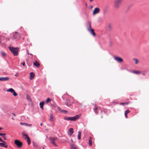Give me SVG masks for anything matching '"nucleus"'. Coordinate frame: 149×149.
Returning <instances> with one entry per match:
<instances>
[{
	"label": "nucleus",
	"mask_w": 149,
	"mask_h": 149,
	"mask_svg": "<svg viewBox=\"0 0 149 149\" xmlns=\"http://www.w3.org/2000/svg\"><path fill=\"white\" fill-rule=\"evenodd\" d=\"M79 117V115H77L74 117H65L64 119L66 120H70L72 121H75L78 119Z\"/></svg>",
	"instance_id": "f257e3e1"
},
{
	"label": "nucleus",
	"mask_w": 149,
	"mask_h": 149,
	"mask_svg": "<svg viewBox=\"0 0 149 149\" xmlns=\"http://www.w3.org/2000/svg\"><path fill=\"white\" fill-rule=\"evenodd\" d=\"M9 48L10 50L13 54L14 56H16L18 55V48H14L9 47Z\"/></svg>",
	"instance_id": "f03ea898"
},
{
	"label": "nucleus",
	"mask_w": 149,
	"mask_h": 149,
	"mask_svg": "<svg viewBox=\"0 0 149 149\" xmlns=\"http://www.w3.org/2000/svg\"><path fill=\"white\" fill-rule=\"evenodd\" d=\"M20 34L18 33V32L16 31L15 33H13L12 39L17 40H19L20 38Z\"/></svg>",
	"instance_id": "7ed1b4c3"
},
{
	"label": "nucleus",
	"mask_w": 149,
	"mask_h": 149,
	"mask_svg": "<svg viewBox=\"0 0 149 149\" xmlns=\"http://www.w3.org/2000/svg\"><path fill=\"white\" fill-rule=\"evenodd\" d=\"M123 0H115L114 3V6L115 8H118L121 5Z\"/></svg>",
	"instance_id": "20e7f679"
},
{
	"label": "nucleus",
	"mask_w": 149,
	"mask_h": 149,
	"mask_svg": "<svg viewBox=\"0 0 149 149\" xmlns=\"http://www.w3.org/2000/svg\"><path fill=\"white\" fill-rule=\"evenodd\" d=\"M57 139L56 137H50L49 138V140L50 142L53 144L54 146H57V145L55 143V141Z\"/></svg>",
	"instance_id": "39448f33"
},
{
	"label": "nucleus",
	"mask_w": 149,
	"mask_h": 149,
	"mask_svg": "<svg viewBox=\"0 0 149 149\" xmlns=\"http://www.w3.org/2000/svg\"><path fill=\"white\" fill-rule=\"evenodd\" d=\"M15 143L19 148L21 147L22 145V143L18 140H15Z\"/></svg>",
	"instance_id": "423d86ee"
},
{
	"label": "nucleus",
	"mask_w": 149,
	"mask_h": 149,
	"mask_svg": "<svg viewBox=\"0 0 149 149\" xmlns=\"http://www.w3.org/2000/svg\"><path fill=\"white\" fill-rule=\"evenodd\" d=\"M114 59L118 63H121L123 62V60L122 58L118 56L115 57Z\"/></svg>",
	"instance_id": "0eeeda50"
},
{
	"label": "nucleus",
	"mask_w": 149,
	"mask_h": 149,
	"mask_svg": "<svg viewBox=\"0 0 149 149\" xmlns=\"http://www.w3.org/2000/svg\"><path fill=\"white\" fill-rule=\"evenodd\" d=\"M22 134L23 136H25V137L24 138V139H27L26 141L27 142L31 141L30 139L29 138L28 136V135L25 134L24 133V132H22Z\"/></svg>",
	"instance_id": "6e6552de"
},
{
	"label": "nucleus",
	"mask_w": 149,
	"mask_h": 149,
	"mask_svg": "<svg viewBox=\"0 0 149 149\" xmlns=\"http://www.w3.org/2000/svg\"><path fill=\"white\" fill-rule=\"evenodd\" d=\"M100 11V9L98 8H95L93 12V15H95L96 14L98 13Z\"/></svg>",
	"instance_id": "1a4fd4ad"
},
{
	"label": "nucleus",
	"mask_w": 149,
	"mask_h": 149,
	"mask_svg": "<svg viewBox=\"0 0 149 149\" xmlns=\"http://www.w3.org/2000/svg\"><path fill=\"white\" fill-rule=\"evenodd\" d=\"M9 79L8 77H0V81H6Z\"/></svg>",
	"instance_id": "9d476101"
},
{
	"label": "nucleus",
	"mask_w": 149,
	"mask_h": 149,
	"mask_svg": "<svg viewBox=\"0 0 149 149\" xmlns=\"http://www.w3.org/2000/svg\"><path fill=\"white\" fill-rule=\"evenodd\" d=\"M73 129L72 128H70L69 130L68 134L70 135H71L73 133Z\"/></svg>",
	"instance_id": "9b49d317"
},
{
	"label": "nucleus",
	"mask_w": 149,
	"mask_h": 149,
	"mask_svg": "<svg viewBox=\"0 0 149 149\" xmlns=\"http://www.w3.org/2000/svg\"><path fill=\"white\" fill-rule=\"evenodd\" d=\"M35 74L33 72H31L30 73V79L31 80L34 77Z\"/></svg>",
	"instance_id": "f8f14e48"
},
{
	"label": "nucleus",
	"mask_w": 149,
	"mask_h": 149,
	"mask_svg": "<svg viewBox=\"0 0 149 149\" xmlns=\"http://www.w3.org/2000/svg\"><path fill=\"white\" fill-rule=\"evenodd\" d=\"M93 110L94 112L96 113L97 114H98V112L97 111L98 110V108L97 107H95V106L94 108L93 109Z\"/></svg>",
	"instance_id": "ddd939ff"
},
{
	"label": "nucleus",
	"mask_w": 149,
	"mask_h": 149,
	"mask_svg": "<svg viewBox=\"0 0 149 149\" xmlns=\"http://www.w3.org/2000/svg\"><path fill=\"white\" fill-rule=\"evenodd\" d=\"M45 102H40V108L42 109L43 110V107L44 105Z\"/></svg>",
	"instance_id": "4468645a"
},
{
	"label": "nucleus",
	"mask_w": 149,
	"mask_h": 149,
	"mask_svg": "<svg viewBox=\"0 0 149 149\" xmlns=\"http://www.w3.org/2000/svg\"><path fill=\"white\" fill-rule=\"evenodd\" d=\"M90 33L93 35V36H95L96 35L95 33L94 32V30L93 29H92L91 30H90L89 31H88Z\"/></svg>",
	"instance_id": "2eb2a0df"
},
{
	"label": "nucleus",
	"mask_w": 149,
	"mask_h": 149,
	"mask_svg": "<svg viewBox=\"0 0 149 149\" xmlns=\"http://www.w3.org/2000/svg\"><path fill=\"white\" fill-rule=\"evenodd\" d=\"M33 65L38 68L40 66V64L37 61H36L33 63Z\"/></svg>",
	"instance_id": "dca6fc26"
},
{
	"label": "nucleus",
	"mask_w": 149,
	"mask_h": 149,
	"mask_svg": "<svg viewBox=\"0 0 149 149\" xmlns=\"http://www.w3.org/2000/svg\"><path fill=\"white\" fill-rule=\"evenodd\" d=\"M92 137H90L89 139L88 144H89V145L90 146H91L92 144Z\"/></svg>",
	"instance_id": "f3484780"
},
{
	"label": "nucleus",
	"mask_w": 149,
	"mask_h": 149,
	"mask_svg": "<svg viewBox=\"0 0 149 149\" xmlns=\"http://www.w3.org/2000/svg\"><path fill=\"white\" fill-rule=\"evenodd\" d=\"M81 132L79 131L78 132V139L79 140H80L81 138Z\"/></svg>",
	"instance_id": "a211bd4d"
},
{
	"label": "nucleus",
	"mask_w": 149,
	"mask_h": 149,
	"mask_svg": "<svg viewBox=\"0 0 149 149\" xmlns=\"http://www.w3.org/2000/svg\"><path fill=\"white\" fill-rule=\"evenodd\" d=\"M130 112V111L129 109H127V110H126L125 111V116L126 118H127V114L128 113H129Z\"/></svg>",
	"instance_id": "6ab92c4d"
},
{
	"label": "nucleus",
	"mask_w": 149,
	"mask_h": 149,
	"mask_svg": "<svg viewBox=\"0 0 149 149\" xmlns=\"http://www.w3.org/2000/svg\"><path fill=\"white\" fill-rule=\"evenodd\" d=\"M58 109L62 113H66L67 112V111L66 110H61V108L60 107H58Z\"/></svg>",
	"instance_id": "aec40b11"
},
{
	"label": "nucleus",
	"mask_w": 149,
	"mask_h": 149,
	"mask_svg": "<svg viewBox=\"0 0 149 149\" xmlns=\"http://www.w3.org/2000/svg\"><path fill=\"white\" fill-rule=\"evenodd\" d=\"M50 117L49 120L51 122H52L53 119V114L52 113H51L50 114Z\"/></svg>",
	"instance_id": "412c9836"
},
{
	"label": "nucleus",
	"mask_w": 149,
	"mask_h": 149,
	"mask_svg": "<svg viewBox=\"0 0 149 149\" xmlns=\"http://www.w3.org/2000/svg\"><path fill=\"white\" fill-rule=\"evenodd\" d=\"M26 97L27 99L29 100V101H31V97L29 95L27 94L26 95Z\"/></svg>",
	"instance_id": "4be33fe9"
},
{
	"label": "nucleus",
	"mask_w": 149,
	"mask_h": 149,
	"mask_svg": "<svg viewBox=\"0 0 149 149\" xmlns=\"http://www.w3.org/2000/svg\"><path fill=\"white\" fill-rule=\"evenodd\" d=\"M70 146L71 149H77L76 147L75 146L74 144H71Z\"/></svg>",
	"instance_id": "5701e85b"
},
{
	"label": "nucleus",
	"mask_w": 149,
	"mask_h": 149,
	"mask_svg": "<svg viewBox=\"0 0 149 149\" xmlns=\"http://www.w3.org/2000/svg\"><path fill=\"white\" fill-rule=\"evenodd\" d=\"M89 27H87V29L88 31H89L92 29L91 26V22H89Z\"/></svg>",
	"instance_id": "b1692460"
},
{
	"label": "nucleus",
	"mask_w": 149,
	"mask_h": 149,
	"mask_svg": "<svg viewBox=\"0 0 149 149\" xmlns=\"http://www.w3.org/2000/svg\"><path fill=\"white\" fill-rule=\"evenodd\" d=\"M132 72L136 74H138L141 73V72L139 71H133Z\"/></svg>",
	"instance_id": "393cba45"
},
{
	"label": "nucleus",
	"mask_w": 149,
	"mask_h": 149,
	"mask_svg": "<svg viewBox=\"0 0 149 149\" xmlns=\"http://www.w3.org/2000/svg\"><path fill=\"white\" fill-rule=\"evenodd\" d=\"M14 90L12 88H10L7 90V91L10 92L12 93L14 91Z\"/></svg>",
	"instance_id": "a878e982"
},
{
	"label": "nucleus",
	"mask_w": 149,
	"mask_h": 149,
	"mask_svg": "<svg viewBox=\"0 0 149 149\" xmlns=\"http://www.w3.org/2000/svg\"><path fill=\"white\" fill-rule=\"evenodd\" d=\"M1 55L2 56L3 58L5 57L6 56V54L5 53L3 52H1Z\"/></svg>",
	"instance_id": "bb28decb"
},
{
	"label": "nucleus",
	"mask_w": 149,
	"mask_h": 149,
	"mask_svg": "<svg viewBox=\"0 0 149 149\" xmlns=\"http://www.w3.org/2000/svg\"><path fill=\"white\" fill-rule=\"evenodd\" d=\"M133 60L134 61L135 64H137L138 63L139 61L137 59L134 58Z\"/></svg>",
	"instance_id": "cd10ccee"
},
{
	"label": "nucleus",
	"mask_w": 149,
	"mask_h": 149,
	"mask_svg": "<svg viewBox=\"0 0 149 149\" xmlns=\"http://www.w3.org/2000/svg\"><path fill=\"white\" fill-rule=\"evenodd\" d=\"M12 93H13V95L15 96H16L18 95V94L15 92V90H14Z\"/></svg>",
	"instance_id": "c85d7f7f"
},
{
	"label": "nucleus",
	"mask_w": 149,
	"mask_h": 149,
	"mask_svg": "<svg viewBox=\"0 0 149 149\" xmlns=\"http://www.w3.org/2000/svg\"><path fill=\"white\" fill-rule=\"evenodd\" d=\"M20 124L22 125H24L26 126H29V124H28L27 123H22V122H20Z\"/></svg>",
	"instance_id": "c756f323"
},
{
	"label": "nucleus",
	"mask_w": 149,
	"mask_h": 149,
	"mask_svg": "<svg viewBox=\"0 0 149 149\" xmlns=\"http://www.w3.org/2000/svg\"><path fill=\"white\" fill-rule=\"evenodd\" d=\"M5 143L3 142V143H0V146L1 147H3L4 146L5 144Z\"/></svg>",
	"instance_id": "7c9ffc66"
},
{
	"label": "nucleus",
	"mask_w": 149,
	"mask_h": 149,
	"mask_svg": "<svg viewBox=\"0 0 149 149\" xmlns=\"http://www.w3.org/2000/svg\"><path fill=\"white\" fill-rule=\"evenodd\" d=\"M50 101H51V99L49 98H47V100L45 101V102L47 103H48Z\"/></svg>",
	"instance_id": "2f4dec72"
},
{
	"label": "nucleus",
	"mask_w": 149,
	"mask_h": 149,
	"mask_svg": "<svg viewBox=\"0 0 149 149\" xmlns=\"http://www.w3.org/2000/svg\"><path fill=\"white\" fill-rule=\"evenodd\" d=\"M65 104L68 106H69L71 105V104L68 103L67 102L65 103Z\"/></svg>",
	"instance_id": "473e14b6"
},
{
	"label": "nucleus",
	"mask_w": 149,
	"mask_h": 149,
	"mask_svg": "<svg viewBox=\"0 0 149 149\" xmlns=\"http://www.w3.org/2000/svg\"><path fill=\"white\" fill-rule=\"evenodd\" d=\"M6 135V134L5 133H0V136H5Z\"/></svg>",
	"instance_id": "72a5a7b5"
},
{
	"label": "nucleus",
	"mask_w": 149,
	"mask_h": 149,
	"mask_svg": "<svg viewBox=\"0 0 149 149\" xmlns=\"http://www.w3.org/2000/svg\"><path fill=\"white\" fill-rule=\"evenodd\" d=\"M126 104H127V102H125V103H120V105H125Z\"/></svg>",
	"instance_id": "f704fd0d"
},
{
	"label": "nucleus",
	"mask_w": 149,
	"mask_h": 149,
	"mask_svg": "<svg viewBox=\"0 0 149 149\" xmlns=\"http://www.w3.org/2000/svg\"><path fill=\"white\" fill-rule=\"evenodd\" d=\"M0 142H2L5 143L6 142L3 141V140H2L1 138L0 137Z\"/></svg>",
	"instance_id": "c9c22d12"
},
{
	"label": "nucleus",
	"mask_w": 149,
	"mask_h": 149,
	"mask_svg": "<svg viewBox=\"0 0 149 149\" xmlns=\"http://www.w3.org/2000/svg\"><path fill=\"white\" fill-rule=\"evenodd\" d=\"M108 27H109V30L110 31L111 30V25L109 24L108 25Z\"/></svg>",
	"instance_id": "e433bc0d"
},
{
	"label": "nucleus",
	"mask_w": 149,
	"mask_h": 149,
	"mask_svg": "<svg viewBox=\"0 0 149 149\" xmlns=\"http://www.w3.org/2000/svg\"><path fill=\"white\" fill-rule=\"evenodd\" d=\"M89 22H87V27H89Z\"/></svg>",
	"instance_id": "4c0bfd02"
},
{
	"label": "nucleus",
	"mask_w": 149,
	"mask_h": 149,
	"mask_svg": "<svg viewBox=\"0 0 149 149\" xmlns=\"http://www.w3.org/2000/svg\"><path fill=\"white\" fill-rule=\"evenodd\" d=\"M26 51H27V54H30V55H32V54H30V53H29L28 50H26Z\"/></svg>",
	"instance_id": "58836bf2"
},
{
	"label": "nucleus",
	"mask_w": 149,
	"mask_h": 149,
	"mask_svg": "<svg viewBox=\"0 0 149 149\" xmlns=\"http://www.w3.org/2000/svg\"><path fill=\"white\" fill-rule=\"evenodd\" d=\"M2 136V137H3L5 140H6V139L5 136Z\"/></svg>",
	"instance_id": "ea45409f"
},
{
	"label": "nucleus",
	"mask_w": 149,
	"mask_h": 149,
	"mask_svg": "<svg viewBox=\"0 0 149 149\" xmlns=\"http://www.w3.org/2000/svg\"><path fill=\"white\" fill-rule=\"evenodd\" d=\"M21 63L24 66H25V63L24 62L23 63Z\"/></svg>",
	"instance_id": "a19ab883"
},
{
	"label": "nucleus",
	"mask_w": 149,
	"mask_h": 149,
	"mask_svg": "<svg viewBox=\"0 0 149 149\" xmlns=\"http://www.w3.org/2000/svg\"><path fill=\"white\" fill-rule=\"evenodd\" d=\"M28 142V145H29L31 143V141H28L27 142Z\"/></svg>",
	"instance_id": "79ce46f5"
},
{
	"label": "nucleus",
	"mask_w": 149,
	"mask_h": 149,
	"mask_svg": "<svg viewBox=\"0 0 149 149\" xmlns=\"http://www.w3.org/2000/svg\"><path fill=\"white\" fill-rule=\"evenodd\" d=\"M4 147L5 148H6L8 147V146L7 145H4Z\"/></svg>",
	"instance_id": "37998d69"
},
{
	"label": "nucleus",
	"mask_w": 149,
	"mask_h": 149,
	"mask_svg": "<svg viewBox=\"0 0 149 149\" xmlns=\"http://www.w3.org/2000/svg\"><path fill=\"white\" fill-rule=\"evenodd\" d=\"M15 76L16 77H17L18 76V74H17V73H16L15 75Z\"/></svg>",
	"instance_id": "c03bdc74"
},
{
	"label": "nucleus",
	"mask_w": 149,
	"mask_h": 149,
	"mask_svg": "<svg viewBox=\"0 0 149 149\" xmlns=\"http://www.w3.org/2000/svg\"><path fill=\"white\" fill-rule=\"evenodd\" d=\"M62 99H63V100H64L65 99H64V97H63V96H62Z\"/></svg>",
	"instance_id": "a18cd8bd"
},
{
	"label": "nucleus",
	"mask_w": 149,
	"mask_h": 149,
	"mask_svg": "<svg viewBox=\"0 0 149 149\" xmlns=\"http://www.w3.org/2000/svg\"><path fill=\"white\" fill-rule=\"evenodd\" d=\"M11 114H13L14 116H15V114L14 113H12Z\"/></svg>",
	"instance_id": "49530a36"
},
{
	"label": "nucleus",
	"mask_w": 149,
	"mask_h": 149,
	"mask_svg": "<svg viewBox=\"0 0 149 149\" xmlns=\"http://www.w3.org/2000/svg\"><path fill=\"white\" fill-rule=\"evenodd\" d=\"M94 0H90V1L92 2Z\"/></svg>",
	"instance_id": "de8ad7c7"
},
{
	"label": "nucleus",
	"mask_w": 149,
	"mask_h": 149,
	"mask_svg": "<svg viewBox=\"0 0 149 149\" xmlns=\"http://www.w3.org/2000/svg\"><path fill=\"white\" fill-rule=\"evenodd\" d=\"M40 125L41 126H42V123H40Z\"/></svg>",
	"instance_id": "09e8293b"
},
{
	"label": "nucleus",
	"mask_w": 149,
	"mask_h": 149,
	"mask_svg": "<svg viewBox=\"0 0 149 149\" xmlns=\"http://www.w3.org/2000/svg\"><path fill=\"white\" fill-rule=\"evenodd\" d=\"M142 74L143 75H145V73H143Z\"/></svg>",
	"instance_id": "8fccbe9b"
},
{
	"label": "nucleus",
	"mask_w": 149,
	"mask_h": 149,
	"mask_svg": "<svg viewBox=\"0 0 149 149\" xmlns=\"http://www.w3.org/2000/svg\"><path fill=\"white\" fill-rule=\"evenodd\" d=\"M2 129V128L0 127V130H1Z\"/></svg>",
	"instance_id": "3c124183"
},
{
	"label": "nucleus",
	"mask_w": 149,
	"mask_h": 149,
	"mask_svg": "<svg viewBox=\"0 0 149 149\" xmlns=\"http://www.w3.org/2000/svg\"><path fill=\"white\" fill-rule=\"evenodd\" d=\"M66 100H67V101H69V100H68V99H67Z\"/></svg>",
	"instance_id": "603ef678"
},
{
	"label": "nucleus",
	"mask_w": 149,
	"mask_h": 149,
	"mask_svg": "<svg viewBox=\"0 0 149 149\" xmlns=\"http://www.w3.org/2000/svg\"><path fill=\"white\" fill-rule=\"evenodd\" d=\"M71 140L72 142H73L72 140V139H71Z\"/></svg>",
	"instance_id": "864d4df0"
},
{
	"label": "nucleus",
	"mask_w": 149,
	"mask_h": 149,
	"mask_svg": "<svg viewBox=\"0 0 149 149\" xmlns=\"http://www.w3.org/2000/svg\"><path fill=\"white\" fill-rule=\"evenodd\" d=\"M42 149H44V147H43V148H42Z\"/></svg>",
	"instance_id": "5fc2aeb1"
},
{
	"label": "nucleus",
	"mask_w": 149,
	"mask_h": 149,
	"mask_svg": "<svg viewBox=\"0 0 149 149\" xmlns=\"http://www.w3.org/2000/svg\"><path fill=\"white\" fill-rule=\"evenodd\" d=\"M12 119H13V120H14L13 118H12Z\"/></svg>",
	"instance_id": "6e6d98bb"
},
{
	"label": "nucleus",
	"mask_w": 149,
	"mask_h": 149,
	"mask_svg": "<svg viewBox=\"0 0 149 149\" xmlns=\"http://www.w3.org/2000/svg\"><path fill=\"white\" fill-rule=\"evenodd\" d=\"M1 40H0V43L1 42Z\"/></svg>",
	"instance_id": "4d7b16f0"
}]
</instances>
